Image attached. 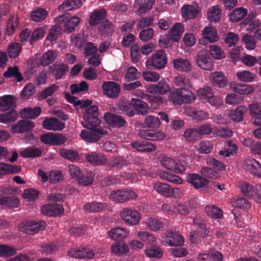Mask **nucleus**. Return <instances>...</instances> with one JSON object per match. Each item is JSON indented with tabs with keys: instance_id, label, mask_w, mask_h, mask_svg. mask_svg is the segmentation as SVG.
Wrapping results in <instances>:
<instances>
[{
	"instance_id": "nucleus-37",
	"label": "nucleus",
	"mask_w": 261,
	"mask_h": 261,
	"mask_svg": "<svg viewBox=\"0 0 261 261\" xmlns=\"http://www.w3.org/2000/svg\"><path fill=\"white\" fill-rule=\"evenodd\" d=\"M153 189L161 195L166 197H170L171 187L169 185L157 182L153 185Z\"/></svg>"
},
{
	"instance_id": "nucleus-64",
	"label": "nucleus",
	"mask_w": 261,
	"mask_h": 261,
	"mask_svg": "<svg viewBox=\"0 0 261 261\" xmlns=\"http://www.w3.org/2000/svg\"><path fill=\"white\" fill-rule=\"evenodd\" d=\"M140 76V73L137 69L134 66H131L128 68L124 78L125 81L129 82L139 79Z\"/></svg>"
},
{
	"instance_id": "nucleus-20",
	"label": "nucleus",
	"mask_w": 261,
	"mask_h": 261,
	"mask_svg": "<svg viewBox=\"0 0 261 261\" xmlns=\"http://www.w3.org/2000/svg\"><path fill=\"white\" fill-rule=\"evenodd\" d=\"M155 4V0H135L134 5L140 14L150 10Z\"/></svg>"
},
{
	"instance_id": "nucleus-34",
	"label": "nucleus",
	"mask_w": 261,
	"mask_h": 261,
	"mask_svg": "<svg viewBox=\"0 0 261 261\" xmlns=\"http://www.w3.org/2000/svg\"><path fill=\"white\" fill-rule=\"evenodd\" d=\"M111 251L113 254L120 256L128 253L129 248L127 245L123 242H117L112 246Z\"/></svg>"
},
{
	"instance_id": "nucleus-59",
	"label": "nucleus",
	"mask_w": 261,
	"mask_h": 261,
	"mask_svg": "<svg viewBox=\"0 0 261 261\" xmlns=\"http://www.w3.org/2000/svg\"><path fill=\"white\" fill-rule=\"evenodd\" d=\"M58 89V86L56 84H53L50 86L43 90L39 95V99H45L48 96H51Z\"/></svg>"
},
{
	"instance_id": "nucleus-15",
	"label": "nucleus",
	"mask_w": 261,
	"mask_h": 261,
	"mask_svg": "<svg viewBox=\"0 0 261 261\" xmlns=\"http://www.w3.org/2000/svg\"><path fill=\"white\" fill-rule=\"evenodd\" d=\"M185 113L187 115L192 117L193 119L199 121H204L208 119L210 117V114L208 112L201 109H196L191 107L186 108Z\"/></svg>"
},
{
	"instance_id": "nucleus-58",
	"label": "nucleus",
	"mask_w": 261,
	"mask_h": 261,
	"mask_svg": "<svg viewBox=\"0 0 261 261\" xmlns=\"http://www.w3.org/2000/svg\"><path fill=\"white\" fill-rule=\"evenodd\" d=\"M80 19L76 16H73L67 20L64 25V31L66 32L71 33L74 31L75 27L79 24Z\"/></svg>"
},
{
	"instance_id": "nucleus-31",
	"label": "nucleus",
	"mask_w": 261,
	"mask_h": 261,
	"mask_svg": "<svg viewBox=\"0 0 261 261\" xmlns=\"http://www.w3.org/2000/svg\"><path fill=\"white\" fill-rule=\"evenodd\" d=\"M107 205L102 202H92L85 204L84 210L88 213H98L104 210Z\"/></svg>"
},
{
	"instance_id": "nucleus-44",
	"label": "nucleus",
	"mask_w": 261,
	"mask_h": 261,
	"mask_svg": "<svg viewBox=\"0 0 261 261\" xmlns=\"http://www.w3.org/2000/svg\"><path fill=\"white\" fill-rule=\"evenodd\" d=\"M160 177L163 180L172 182L174 184H182L183 180L179 176L167 172H162L159 174Z\"/></svg>"
},
{
	"instance_id": "nucleus-10",
	"label": "nucleus",
	"mask_w": 261,
	"mask_h": 261,
	"mask_svg": "<svg viewBox=\"0 0 261 261\" xmlns=\"http://www.w3.org/2000/svg\"><path fill=\"white\" fill-rule=\"evenodd\" d=\"M68 255L75 258H92L94 253L88 248H70L68 250Z\"/></svg>"
},
{
	"instance_id": "nucleus-8",
	"label": "nucleus",
	"mask_w": 261,
	"mask_h": 261,
	"mask_svg": "<svg viewBox=\"0 0 261 261\" xmlns=\"http://www.w3.org/2000/svg\"><path fill=\"white\" fill-rule=\"evenodd\" d=\"M102 88L103 94L109 98H117L120 92V85L114 82H105L102 85Z\"/></svg>"
},
{
	"instance_id": "nucleus-19",
	"label": "nucleus",
	"mask_w": 261,
	"mask_h": 261,
	"mask_svg": "<svg viewBox=\"0 0 261 261\" xmlns=\"http://www.w3.org/2000/svg\"><path fill=\"white\" fill-rule=\"evenodd\" d=\"M49 68L57 80L61 79L69 70V67L62 63H55L49 66Z\"/></svg>"
},
{
	"instance_id": "nucleus-43",
	"label": "nucleus",
	"mask_w": 261,
	"mask_h": 261,
	"mask_svg": "<svg viewBox=\"0 0 261 261\" xmlns=\"http://www.w3.org/2000/svg\"><path fill=\"white\" fill-rule=\"evenodd\" d=\"M247 14V9L243 7L236 8L230 14V20L233 22H238L242 20Z\"/></svg>"
},
{
	"instance_id": "nucleus-30",
	"label": "nucleus",
	"mask_w": 261,
	"mask_h": 261,
	"mask_svg": "<svg viewBox=\"0 0 261 261\" xmlns=\"http://www.w3.org/2000/svg\"><path fill=\"white\" fill-rule=\"evenodd\" d=\"M133 148L139 151L150 152L156 149V146L150 142H136L132 143Z\"/></svg>"
},
{
	"instance_id": "nucleus-62",
	"label": "nucleus",
	"mask_w": 261,
	"mask_h": 261,
	"mask_svg": "<svg viewBox=\"0 0 261 261\" xmlns=\"http://www.w3.org/2000/svg\"><path fill=\"white\" fill-rule=\"evenodd\" d=\"M18 24V19L17 17L12 16L9 19L7 23L6 34L8 35H11L15 32Z\"/></svg>"
},
{
	"instance_id": "nucleus-39",
	"label": "nucleus",
	"mask_w": 261,
	"mask_h": 261,
	"mask_svg": "<svg viewBox=\"0 0 261 261\" xmlns=\"http://www.w3.org/2000/svg\"><path fill=\"white\" fill-rule=\"evenodd\" d=\"M81 6L80 0H66L59 6L58 9L60 11H70L77 9Z\"/></svg>"
},
{
	"instance_id": "nucleus-12",
	"label": "nucleus",
	"mask_w": 261,
	"mask_h": 261,
	"mask_svg": "<svg viewBox=\"0 0 261 261\" xmlns=\"http://www.w3.org/2000/svg\"><path fill=\"white\" fill-rule=\"evenodd\" d=\"M42 126L47 130L60 131L65 128V124L57 118L51 117L45 119L42 122Z\"/></svg>"
},
{
	"instance_id": "nucleus-55",
	"label": "nucleus",
	"mask_w": 261,
	"mask_h": 261,
	"mask_svg": "<svg viewBox=\"0 0 261 261\" xmlns=\"http://www.w3.org/2000/svg\"><path fill=\"white\" fill-rule=\"evenodd\" d=\"M240 187L243 194L248 197L253 198L256 192V186L254 187L248 182H243L241 184Z\"/></svg>"
},
{
	"instance_id": "nucleus-63",
	"label": "nucleus",
	"mask_w": 261,
	"mask_h": 261,
	"mask_svg": "<svg viewBox=\"0 0 261 261\" xmlns=\"http://www.w3.org/2000/svg\"><path fill=\"white\" fill-rule=\"evenodd\" d=\"M142 75L146 82L155 83L160 79V74L154 71H145L142 72Z\"/></svg>"
},
{
	"instance_id": "nucleus-51",
	"label": "nucleus",
	"mask_w": 261,
	"mask_h": 261,
	"mask_svg": "<svg viewBox=\"0 0 261 261\" xmlns=\"http://www.w3.org/2000/svg\"><path fill=\"white\" fill-rule=\"evenodd\" d=\"M4 76L6 78L13 77L17 82H20L22 80L21 74L19 72L18 68L16 66L9 67L7 71L4 72Z\"/></svg>"
},
{
	"instance_id": "nucleus-42",
	"label": "nucleus",
	"mask_w": 261,
	"mask_h": 261,
	"mask_svg": "<svg viewBox=\"0 0 261 261\" xmlns=\"http://www.w3.org/2000/svg\"><path fill=\"white\" fill-rule=\"evenodd\" d=\"M65 96L66 100L71 103H73L74 106H80L82 108H87V107L90 106L92 102L89 100H79L77 98L71 95L68 93H65Z\"/></svg>"
},
{
	"instance_id": "nucleus-27",
	"label": "nucleus",
	"mask_w": 261,
	"mask_h": 261,
	"mask_svg": "<svg viewBox=\"0 0 261 261\" xmlns=\"http://www.w3.org/2000/svg\"><path fill=\"white\" fill-rule=\"evenodd\" d=\"M174 67L178 71L188 72L191 70L192 66L189 61L186 59L178 58L172 61Z\"/></svg>"
},
{
	"instance_id": "nucleus-25",
	"label": "nucleus",
	"mask_w": 261,
	"mask_h": 261,
	"mask_svg": "<svg viewBox=\"0 0 261 261\" xmlns=\"http://www.w3.org/2000/svg\"><path fill=\"white\" fill-rule=\"evenodd\" d=\"M129 231L122 227H116L112 229L109 232V237L114 240H122L127 238Z\"/></svg>"
},
{
	"instance_id": "nucleus-4",
	"label": "nucleus",
	"mask_w": 261,
	"mask_h": 261,
	"mask_svg": "<svg viewBox=\"0 0 261 261\" xmlns=\"http://www.w3.org/2000/svg\"><path fill=\"white\" fill-rule=\"evenodd\" d=\"M160 163L166 169L177 174L182 173L186 170L185 165L174 158L164 156L160 160Z\"/></svg>"
},
{
	"instance_id": "nucleus-49",
	"label": "nucleus",
	"mask_w": 261,
	"mask_h": 261,
	"mask_svg": "<svg viewBox=\"0 0 261 261\" xmlns=\"http://www.w3.org/2000/svg\"><path fill=\"white\" fill-rule=\"evenodd\" d=\"M42 150L37 147H29L21 152L20 155L24 158H37L42 154Z\"/></svg>"
},
{
	"instance_id": "nucleus-48",
	"label": "nucleus",
	"mask_w": 261,
	"mask_h": 261,
	"mask_svg": "<svg viewBox=\"0 0 261 261\" xmlns=\"http://www.w3.org/2000/svg\"><path fill=\"white\" fill-rule=\"evenodd\" d=\"M144 124L147 127L158 129L160 127L161 122L158 117L149 115L145 117Z\"/></svg>"
},
{
	"instance_id": "nucleus-23",
	"label": "nucleus",
	"mask_w": 261,
	"mask_h": 261,
	"mask_svg": "<svg viewBox=\"0 0 261 261\" xmlns=\"http://www.w3.org/2000/svg\"><path fill=\"white\" fill-rule=\"evenodd\" d=\"M247 111V108L244 106H238L236 109L230 110L228 112V116L231 120L236 122H241L243 120L244 116Z\"/></svg>"
},
{
	"instance_id": "nucleus-53",
	"label": "nucleus",
	"mask_w": 261,
	"mask_h": 261,
	"mask_svg": "<svg viewBox=\"0 0 261 261\" xmlns=\"http://www.w3.org/2000/svg\"><path fill=\"white\" fill-rule=\"evenodd\" d=\"M174 84L178 87H184L191 88L192 87V84L191 80L186 76L181 74H178L174 80Z\"/></svg>"
},
{
	"instance_id": "nucleus-47",
	"label": "nucleus",
	"mask_w": 261,
	"mask_h": 261,
	"mask_svg": "<svg viewBox=\"0 0 261 261\" xmlns=\"http://www.w3.org/2000/svg\"><path fill=\"white\" fill-rule=\"evenodd\" d=\"M181 103L182 102L191 103L196 100L195 95L190 90L185 88H180Z\"/></svg>"
},
{
	"instance_id": "nucleus-41",
	"label": "nucleus",
	"mask_w": 261,
	"mask_h": 261,
	"mask_svg": "<svg viewBox=\"0 0 261 261\" xmlns=\"http://www.w3.org/2000/svg\"><path fill=\"white\" fill-rule=\"evenodd\" d=\"M81 138L87 142H94L98 141L100 136L99 134H97L92 131L83 129L80 134Z\"/></svg>"
},
{
	"instance_id": "nucleus-52",
	"label": "nucleus",
	"mask_w": 261,
	"mask_h": 261,
	"mask_svg": "<svg viewBox=\"0 0 261 261\" xmlns=\"http://www.w3.org/2000/svg\"><path fill=\"white\" fill-rule=\"evenodd\" d=\"M237 79L243 82H252L256 77L255 74L246 70L238 72L236 74Z\"/></svg>"
},
{
	"instance_id": "nucleus-9",
	"label": "nucleus",
	"mask_w": 261,
	"mask_h": 261,
	"mask_svg": "<svg viewBox=\"0 0 261 261\" xmlns=\"http://www.w3.org/2000/svg\"><path fill=\"white\" fill-rule=\"evenodd\" d=\"M200 11V8L196 3L184 5L181 8V16L186 20L196 18Z\"/></svg>"
},
{
	"instance_id": "nucleus-11",
	"label": "nucleus",
	"mask_w": 261,
	"mask_h": 261,
	"mask_svg": "<svg viewBox=\"0 0 261 261\" xmlns=\"http://www.w3.org/2000/svg\"><path fill=\"white\" fill-rule=\"evenodd\" d=\"M197 66L203 70L211 71L214 69V63L208 54L201 52L196 57Z\"/></svg>"
},
{
	"instance_id": "nucleus-18",
	"label": "nucleus",
	"mask_w": 261,
	"mask_h": 261,
	"mask_svg": "<svg viewBox=\"0 0 261 261\" xmlns=\"http://www.w3.org/2000/svg\"><path fill=\"white\" fill-rule=\"evenodd\" d=\"M35 126L34 122L28 120L19 121L17 123L11 127L13 133H23L29 131Z\"/></svg>"
},
{
	"instance_id": "nucleus-57",
	"label": "nucleus",
	"mask_w": 261,
	"mask_h": 261,
	"mask_svg": "<svg viewBox=\"0 0 261 261\" xmlns=\"http://www.w3.org/2000/svg\"><path fill=\"white\" fill-rule=\"evenodd\" d=\"M21 50V45L17 42H12L8 46L7 49V54L10 58H16Z\"/></svg>"
},
{
	"instance_id": "nucleus-24",
	"label": "nucleus",
	"mask_w": 261,
	"mask_h": 261,
	"mask_svg": "<svg viewBox=\"0 0 261 261\" xmlns=\"http://www.w3.org/2000/svg\"><path fill=\"white\" fill-rule=\"evenodd\" d=\"M187 180L196 189L200 188L206 185L208 180L197 174H190L187 177Z\"/></svg>"
},
{
	"instance_id": "nucleus-21",
	"label": "nucleus",
	"mask_w": 261,
	"mask_h": 261,
	"mask_svg": "<svg viewBox=\"0 0 261 261\" xmlns=\"http://www.w3.org/2000/svg\"><path fill=\"white\" fill-rule=\"evenodd\" d=\"M86 160L93 165H102L107 161L106 157L100 153L90 152L85 155Z\"/></svg>"
},
{
	"instance_id": "nucleus-26",
	"label": "nucleus",
	"mask_w": 261,
	"mask_h": 261,
	"mask_svg": "<svg viewBox=\"0 0 261 261\" xmlns=\"http://www.w3.org/2000/svg\"><path fill=\"white\" fill-rule=\"evenodd\" d=\"M134 108L140 114L146 115L149 111L148 105L137 98H132L131 102Z\"/></svg>"
},
{
	"instance_id": "nucleus-7",
	"label": "nucleus",
	"mask_w": 261,
	"mask_h": 261,
	"mask_svg": "<svg viewBox=\"0 0 261 261\" xmlns=\"http://www.w3.org/2000/svg\"><path fill=\"white\" fill-rule=\"evenodd\" d=\"M164 241L170 246H180L184 243L183 237L175 230H170L163 236Z\"/></svg>"
},
{
	"instance_id": "nucleus-40",
	"label": "nucleus",
	"mask_w": 261,
	"mask_h": 261,
	"mask_svg": "<svg viewBox=\"0 0 261 261\" xmlns=\"http://www.w3.org/2000/svg\"><path fill=\"white\" fill-rule=\"evenodd\" d=\"M15 97L11 95H5L0 98V111H7L14 105Z\"/></svg>"
},
{
	"instance_id": "nucleus-13",
	"label": "nucleus",
	"mask_w": 261,
	"mask_h": 261,
	"mask_svg": "<svg viewBox=\"0 0 261 261\" xmlns=\"http://www.w3.org/2000/svg\"><path fill=\"white\" fill-rule=\"evenodd\" d=\"M244 168L255 176L261 177V164L253 158L247 159L244 162Z\"/></svg>"
},
{
	"instance_id": "nucleus-1",
	"label": "nucleus",
	"mask_w": 261,
	"mask_h": 261,
	"mask_svg": "<svg viewBox=\"0 0 261 261\" xmlns=\"http://www.w3.org/2000/svg\"><path fill=\"white\" fill-rule=\"evenodd\" d=\"M83 115L84 121L82 122L81 124L84 127L101 135L106 133V131L103 129L98 128L100 124V120L98 118V108L96 106L93 105L86 108Z\"/></svg>"
},
{
	"instance_id": "nucleus-61",
	"label": "nucleus",
	"mask_w": 261,
	"mask_h": 261,
	"mask_svg": "<svg viewBox=\"0 0 261 261\" xmlns=\"http://www.w3.org/2000/svg\"><path fill=\"white\" fill-rule=\"evenodd\" d=\"M145 253L150 258H161L163 256V251L159 247H151L146 249Z\"/></svg>"
},
{
	"instance_id": "nucleus-33",
	"label": "nucleus",
	"mask_w": 261,
	"mask_h": 261,
	"mask_svg": "<svg viewBox=\"0 0 261 261\" xmlns=\"http://www.w3.org/2000/svg\"><path fill=\"white\" fill-rule=\"evenodd\" d=\"M41 109L39 107L34 108H27L21 110L20 114L22 118L25 119H34L40 114Z\"/></svg>"
},
{
	"instance_id": "nucleus-16",
	"label": "nucleus",
	"mask_w": 261,
	"mask_h": 261,
	"mask_svg": "<svg viewBox=\"0 0 261 261\" xmlns=\"http://www.w3.org/2000/svg\"><path fill=\"white\" fill-rule=\"evenodd\" d=\"M104 118L107 123L113 127H121L126 123L122 117L111 113H106Z\"/></svg>"
},
{
	"instance_id": "nucleus-29",
	"label": "nucleus",
	"mask_w": 261,
	"mask_h": 261,
	"mask_svg": "<svg viewBox=\"0 0 261 261\" xmlns=\"http://www.w3.org/2000/svg\"><path fill=\"white\" fill-rule=\"evenodd\" d=\"M146 228L150 231L156 232L162 227V222L154 217H149L142 222Z\"/></svg>"
},
{
	"instance_id": "nucleus-54",
	"label": "nucleus",
	"mask_w": 261,
	"mask_h": 261,
	"mask_svg": "<svg viewBox=\"0 0 261 261\" xmlns=\"http://www.w3.org/2000/svg\"><path fill=\"white\" fill-rule=\"evenodd\" d=\"M17 118V113L14 110H12L0 115V122L4 123H11L16 120Z\"/></svg>"
},
{
	"instance_id": "nucleus-36",
	"label": "nucleus",
	"mask_w": 261,
	"mask_h": 261,
	"mask_svg": "<svg viewBox=\"0 0 261 261\" xmlns=\"http://www.w3.org/2000/svg\"><path fill=\"white\" fill-rule=\"evenodd\" d=\"M222 11L219 6L215 5L210 7L207 11V17L212 22H217L220 20Z\"/></svg>"
},
{
	"instance_id": "nucleus-22",
	"label": "nucleus",
	"mask_w": 261,
	"mask_h": 261,
	"mask_svg": "<svg viewBox=\"0 0 261 261\" xmlns=\"http://www.w3.org/2000/svg\"><path fill=\"white\" fill-rule=\"evenodd\" d=\"M184 25L180 22L174 23L169 32L170 38L174 42L178 41L184 32Z\"/></svg>"
},
{
	"instance_id": "nucleus-3",
	"label": "nucleus",
	"mask_w": 261,
	"mask_h": 261,
	"mask_svg": "<svg viewBox=\"0 0 261 261\" xmlns=\"http://www.w3.org/2000/svg\"><path fill=\"white\" fill-rule=\"evenodd\" d=\"M167 63L164 50H158L149 57L145 62L146 67L149 69L153 68L157 69L164 68Z\"/></svg>"
},
{
	"instance_id": "nucleus-14",
	"label": "nucleus",
	"mask_w": 261,
	"mask_h": 261,
	"mask_svg": "<svg viewBox=\"0 0 261 261\" xmlns=\"http://www.w3.org/2000/svg\"><path fill=\"white\" fill-rule=\"evenodd\" d=\"M230 90L241 95H249L254 91V88L246 84H241L234 82H231L229 84Z\"/></svg>"
},
{
	"instance_id": "nucleus-5",
	"label": "nucleus",
	"mask_w": 261,
	"mask_h": 261,
	"mask_svg": "<svg viewBox=\"0 0 261 261\" xmlns=\"http://www.w3.org/2000/svg\"><path fill=\"white\" fill-rule=\"evenodd\" d=\"M137 194L129 190H117L112 191L109 198L116 203H123L129 200L135 199L137 198Z\"/></svg>"
},
{
	"instance_id": "nucleus-28",
	"label": "nucleus",
	"mask_w": 261,
	"mask_h": 261,
	"mask_svg": "<svg viewBox=\"0 0 261 261\" xmlns=\"http://www.w3.org/2000/svg\"><path fill=\"white\" fill-rule=\"evenodd\" d=\"M21 170L20 166L12 165L4 162L0 163V175L17 173Z\"/></svg>"
},
{
	"instance_id": "nucleus-60",
	"label": "nucleus",
	"mask_w": 261,
	"mask_h": 261,
	"mask_svg": "<svg viewBox=\"0 0 261 261\" xmlns=\"http://www.w3.org/2000/svg\"><path fill=\"white\" fill-rule=\"evenodd\" d=\"M35 85L33 83H28L20 93L21 98L27 99L32 96L35 92Z\"/></svg>"
},
{
	"instance_id": "nucleus-2",
	"label": "nucleus",
	"mask_w": 261,
	"mask_h": 261,
	"mask_svg": "<svg viewBox=\"0 0 261 261\" xmlns=\"http://www.w3.org/2000/svg\"><path fill=\"white\" fill-rule=\"evenodd\" d=\"M119 216L125 224L131 226L138 225L142 219L140 212L130 207L123 208L119 212Z\"/></svg>"
},
{
	"instance_id": "nucleus-46",
	"label": "nucleus",
	"mask_w": 261,
	"mask_h": 261,
	"mask_svg": "<svg viewBox=\"0 0 261 261\" xmlns=\"http://www.w3.org/2000/svg\"><path fill=\"white\" fill-rule=\"evenodd\" d=\"M48 15V12L43 8H37L31 14L32 20L35 22H40L44 20Z\"/></svg>"
},
{
	"instance_id": "nucleus-6",
	"label": "nucleus",
	"mask_w": 261,
	"mask_h": 261,
	"mask_svg": "<svg viewBox=\"0 0 261 261\" xmlns=\"http://www.w3.org/2000/svg\"><path fill=\"white\" fill-rule=\"evenodd\" d=\"M46 226L45 222H35L34 221H26L20 224L19 230L29 234L37 233L40 230L43 229Z\"/></svg>"
},
{
	"instance_id": "nucleus-17",
	"label": "nucleus",
	"mask_w": 261,
	"mask_h": 261,
	"mask_svg": "<svg viewBox=\"0 0 261 261\" xmlns=\"http://www.w3.org/2000/svg\"><path fill=\"white\" fill-rule=\"evenodd\" d=\"M209 79L213 86L219 88H223L227 84V77L220 72L215 71L211 73Z\"/></svg>"
},
{
	"instance_id": "nucleus-32",
	"label": "nucleus",
	"mask_w": 261,
	"mask_h": 261,
	"mask_svg": "<svg viewBox=\"0 0 261 261\" xmlns=\"http://www.w3.org/2000/svg\"><path fill=\"white\" fill-rule=\"evenodd\" d=\"M202 35L204 38L212 43L216 42L219 39L217 30L212 26L205 27L202 30Z\"/></svg>"
},
{
	"instance_id": "nucleus-50",
	"label": "nucleus",
	"mask_w": 261,
	"mask_h": 261,
	"mask_svg": "<svg viewBox=\"0 0 261 261\" xmlns=\"http://www.w3.org/2000/svg\"><path fill=\"white\" fill-rule=\"evenodd\" d=\"M137 236L140 240L149 244H152L156 242V238L154 236L147 231H138Z\"/></svg>"
},
{
	"instance_id": "nucleus-45",
	"label": "nucleus",
	"mask_w": 261,
	"mask_h": 261,
	"mask_svg": "<svg viewBox=\"0 0 261 261\" xmlns=\"http://www.w3.org/2000/svg\"><path fill=\"white\" fill-rule=\"evenodd\" d=\"M19 204V199L15 196H4L0 198V204L11 207H17Z\"/></svg>"
},
{
	"instance_id": "nucleus-35",
	"label": "nucleus",
	"mask_w": 261,
	"mask_h": 261,
	"mask_svg": "<svg viewBox=\"0 0 261 261\" xmlns=\"http://www.w3.org/2000/svg\"><path fill=\"white\" fill-rule=\"evenodd\" d=\"M106 17V12L104 9H100L93 12L91 15L89 22L91 25L95 26L101 21L105 19Z\"/></svg>"
},
{
	"instance_id": "nucleus-38",
	"label": "nucleus",
	"mask_w": 261,
	"mask_h": 261,
	"mask_svg": "<svg viewBox=\"0 0 261 261\" xmlns=\"http://www.w3.org/2000/svg\"><path fill=\"white\" fill-rule=\"evenodd\" d=\"M204 211L207 215L212 219H220L223 215L222 210L214 204L206 205Z\"/></svg>"
},
{
	"instance_id": "nucleus-56",
	"label": "nucleus",
	"mask_w": 261,
	"mask_h": 261,
	"mask_svg": "<svg viewBox=\"0 0 261 261\" xmlns=\"http://www.w3.org/2000/svg\"><path fill=\"white\" fill-rule=\"evenodd\" d=\"M57 57V54L54 50H48L42 56L40 63L42 66H45L53 63Z\"/></svg>"
}]
</instances>
